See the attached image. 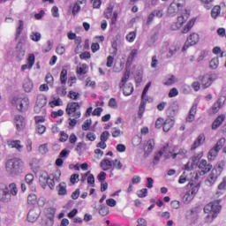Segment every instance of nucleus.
<instances>
[{"label": "nucleus", "instance_id": "nucleus-1", "mask_svg": "<svg viewBox=\"0 0 226 226\" xmlns=\"http://www.w3.org/2000/svg\"><path fill=\"white\" fill-rule=\"evenodd\" d=\"M5 170L10 176H20L26 170V164L21 159L12 158L6 162Z\"/></svg>", "mask_w": 226, "mask_h": 226}, {"label": "nucleus", "instance_id": "nucleus-2", "mask_svg": "<svg viewBox=\"0 0 226 226\" xmlns=\"http://www.w3.org/2000/svg\"><path fill=\"white\" fill-rule=\"evenodd\" d=\"M222 209V206L216 202H210L204 207V213H207V215L205 217V223H212L213 220L218 216V213H220Z\"/></svg>", "mask_w": 226, "mask_h": 226}, {"label": "nucleus", "instance_id": "nucleus-3", "mask_svg": "<svg viewBox=\"0 0 226 226\" xmlns=\"http://www.w3.org/2000/svg\"><path fill=\"white\" fill-rule=\"evenodd\" d=\"M56 181H59V177H56L54 174H50L49 176L42 174L39 177V182L43 190L47 188V185L50 190H54Z\"/></svg>", "mask_w": 226, "mask_h": 226}, {"label": "nucleus", "instance_id": "nucleus-4", "mask_svg": "<svg viewBox=\"0 0 226 226\" xmlns=\"http://www.w3.org/2000/svg\"><path fill=\"white\" fill-rule=\"evenodd\" d=\"M77 109H80V104L79 102H69L66 106L65 112L67 116H72V117L79 119L81 113Z\"/></svg>", "mask_w": 226, "mask_h": 226}, {"label": "nucleus", "instance_id": "nucleus-5", "mask_svg": "<svg viewBox=\"0 0 226 226\" xmlns=\"http://www.w3.org/2000/svg\"><path fill=\"white\" fill-rule=\"evenodd\" d=\"M163 156L164 160H169L170 158V149H169V145H166L157 152L154 157V165H158L160 163V158Z\"/></svg>", "mask_w": 226, "mask_h": 226}, {"label": "nucleus", "instance_id": "nucleus-6", "mask_svg": "<svg viewBox=\"0 0 226 226\" xmlns=\"http://www.w3.org/2000/svg\"><path fill=\"white\" fill-rule=\"evenodd\" d=\"M185 6V0H173L168 8V15L170 17H176L180 8Z\"/></svg>", "mask_w": 226, "mask_h": 226}, {"label": "nucleus", "instance_id": "nucleus-7", "mask_svg": "<svg viewBox=\"0 0 226 226\" xmlns=\"http://www.w3.org/2000/svg\"><path fill=\"white\" fill-rule=\"evenodd\" d=\"M11 200V194H10V189L8 188V185L0 184V202H4V204H8Z\"/></svg>", "mask_w": 226, "mask_h": 226}, {"label": "nucleus", "instance_id": "nucleus-8", "mask_svg": "<svg viewBox=\"0 0 226 226\" xmlns=\"http://www.w3.org/2000/svg\"><path fill=\"white\" fill-rule=\"evenodd\" d=\"M12 103H15L19 112H26L29 109V98L27 97L16 98L12 101Z\"/></svg>", "mask_w": 226, "mask_h": 226}, {"label": "nucleus", "instance_id": "nucleus-9", "mask_svg": "<svg viewBox=\"0 0 226 226\" xmlns=\"http://www.w3.org/2000/svg\"><path fill=\"white\" fill-rule=\"evenodd\" d=\"M199 34L192 33L190 34V36L187 38L186 42L182 48V52H185V50H188L190 47H192V45H197L199 43Z\"/></svg>", "mask_w": 226, "mask_h": 226}, {"label": "nucleus", "instance_id": "nucleus-10", "mask_svg": "<svg viewBox=\"0 0 226 226\" xmlns=\"http://www.w3.org/2000/svg\"><path fill=\"white\" fill-rule=\"evenodd\" d=\"M198 168L201 170L200 175L204 176L205 174H207V172H209L211 169H213V165L207 163V161L203 159L198 164Z\"/></svg>", "mask_w": 226, "mask_h": 226}, {"label": "nucleus", "instance_id": "nucleus-11", "mask_svg": "<svg viewBox=\"0 0 226 226\" xmlns=\"http://www.w3.org/2000/svg\"><path fill=\"white\" fill-rule=\"evenodd\" d=\"M199 80L201 82V87L203 89H207L213 84V77L209 74H206L204 76H200Z\"/></svg>", "mask_w": 226, "mask_h": 226}, {"label": "nucleus", "instance_id": "nucleus-12", "mask_svg": "<svg viewBox=\"0 0 226 226\" xmlns=\"http://www.w3.org/2000/svg\"><path fill=\"white\" fill-rule=\"evenodd\" d=\"M38 218H40V209H38V208L30 209L27 214V221L30 223H34V222H36V220H38Z\"/></svg>", "mask_w": 226, "mask_h": 226}, {"label": "nucleus", "instance_id": "nucleus-13", "mask_svg": "<svg viewBox=\"0 0 226 226\" xmlns=\"http://www.w3.org/2000/svg\"><path fill=\"white\" fill-rule=\"evenodd\" d=\"M220 177V175H217L215 171H211V173L208 175V177L205 180V185L207 186H213L215 183H216V179Z\"/></svg>", "mask_w": 226, "mask_h": 226}, {"label": "nucleus", "instance_id": "nucleus-14", "mask_svg": "<svg viewBox=\"0 0 226 226\" xmlns=\"http://www.w3.org/2000/svg\"><path fill=\"white\" fill-rule=\"evenodd\" d=\"M16 128L18 132H22L23 128H26V119L20 115L15 117Z\"/></svg>", "mask_w": 226, "mask_h": 226}, {"label": "nucleus", "instance_id": "nucleus-15", "mask_svg": "<svg viewBox=\"0 0 226 226\" xmlns=\"http://www.w3.org/2000/svg\"><path fill=\"white\" fill-rule=\"evenodd\" d=\"M206 141V136L204 134H200L196 140L193 142V144L191 147V151H195L197 147H200Z\"/></svg>", "mask_w": 226, "mask_h": 226}, {"label": "nucleus", "instance_id": "nucleus-16", "mask_svg": "<svg viewBox=\"0 0 226 226\" xmlns=\"http://www.w3.org/2000/svg\"><path fill=\"white\" fill-rule=\"evenodd\" d=\"M225 102V97H220L216 102L214 103V105L212 106V110L215 114H216V112H218L220 110V109H222V107H223V103Z\"/></svg>", "mask_w": 226, "mask_h": 226}, {"label": "nucleus", "instance_id": "nucleus-17", "mask_svg": "<svg viewBox=\"0 0 226 226\" xmlns=\"http://www.w3.org/2000/svg\"><path fill=\"white\" fill-rule=\"evenodd\" d=\"M225 121V116L224 115H220L218 116L212 124V130H217L222 126V123Z\"/></svg>", "mask_w": 226, "mask_h": 226}, {"label": "nucleus", "instance_id": "nucleus-18", "mask_svg": "<svg viewBox=\"0 0 226 226\" xmlns=\"http://www.w3.org/2000/svg\"><path fill=\"white\" fill-rule=\"evenodd\" d=\"M34 64V55H29L28 58H27V64H23L21 66V71L24 72L26 70H31V68H33V65Z\"/></svg>", "mask_w": 226, "mask_h": 226}, {"label": "nucleus", "instance_id": "nucleus-19", "mask_svg": "<svg viewBox=\"0 0 226 226\" xmlns=\"http://www.w3.org/2000/svg\"><path fill=\"white\" fill-rule=\"evenodd\" d=\"M166 114L168 119H174V117L177 114V108L176 107V104L170 106L166 110Z\"/></svg>", "mask_w": 226, "mask_h": 226}, {"label": "nucleus", "instance_id": "nucleus-20", "mask_svg": "<svg viewBox=\"0 0 226 226\" xmlns=\"http://www.w3.org/2000/svg\"><path fill=\"white\" fill-rule=\"evenodd\" d=\"M195 114H197V104L192 105L189 114L186 117L187 123H192L195 120Z\"/></svg>", "mask_w": 226, "mask_h": 226}, {"label": "nucleus", "instance_id": "nucleus-21", "mask_svg": "<svg viewBox=\"0 0 226 226\" xmlns=\"http://www.w3.org/2000/svg\"><path fill=\"white\" fill-rule=\"evenodd\" d=\"M7 144H8L9 147L15 148L18 151H19V153L22 151V147H24V146L20 145V140H19V139L8 140Z\"/></svg>", "mask_w": 226, "mask_h": 226}, {"label": "nucleus", "instance_id": "nucleus-22", "mask_svg": "<svg viewBox=\"0 0 226 226\" xmlns=\"http://www.w3.org/2000/svg\"><path fill=\"white\" fill-rule=\"evenodd\" d=\"M154 149V139H148L147 142V149L145 148V156H149Z\"/></svg>", "mask_w": 226, "mask_h": 226}, {"label": "nucleus", "instance_id": "nucleus-23", "mask_svg": "<svg viewBox=\"0 0 226 226\" xmlns=\"http://www.w3.org/2000/svg\"><path fill=\"white\" fill-rule=\"evenodd\" d=\"M174 126V119L172 118H167L162 124V130L163 132H167L170 131V128Z\"/></svg>", "mask_w": 226, "mask_h": 226}, {"label": "nucleus", "instance_id": "nucleus-24", "mask_svg": "<svg viewBox=\"0 0 226 226\" xmlns=\"http://www.w3.org/2000/svg\"><path fill=\"white\" fill-rule=\"evenodd\" d=\"M16 56L18 59H22L26 56V51L22 49V42L19 41L16 46Z\"/></svg>", "mask_w": 226, "mask_h": 226}, {"label": "nucleus", "instance_id": "nucleus-25", "mask_svg": "<svg viewBox=\"0 0 226 226\" xmlns=\"http://www.w3.org/2000/svg\"><path fill=\"white\" fill-rule=\"evenodd\" d=\"M56 190L58 192V195H68V191L66 190V183L62 182L56 186Z\"/></svg>", "mask_w": 226, "mask_h": 226}, {"label": "nucleus", "instance_id": "nucleus-26", "mask_svg": "<svg viewBox=\"0 0 226 226\" xmlns=\"http://www.w3.org/2000/svg\"><path fill=\"white\" fill-rule=\"evenodd\" d=\"M220 13H222V7L220 5H215L211 11L212 19H218L220 17Z\"/></svg>", "mask_w": 226, "mask_h": 226}, {"label": "nucleus", "instance_id": "nucleus-27", "mask_svg": "<svg viewBox=\"0 0 226 226\" xmlns=\"http://www.w3.org/2000/svg\"><path fill=\"white\" fill-rule=\"evenodd\" d=\"M100 167L103 170L107 171L110 169V167H112V162H110L109 159H103L100 163Z\"/></svg>", "mask_w": 226, "mask_h": 226}, {"label": "nucleus", "instance_id": "nucleus-28", "mask_svg": "<svg viewBox=\"0 0 226 226\" xmlns=\"http://www.w3.org/2000/svg\"><path fill=\"white\" fill-rule=\"evenodd\" d=\"M35 104L39 107H44L47 105V97L44 94H39L36 99Z\"/></svg>", "mask_w": 226, "mask_h": 226}, {"label": "nucleus", "instance_id": "nucleus-29", "mask_svg": "<svg viewBox=\"0 0 226 226\" xmlns=\"http://www.w3.org/2000/svg\"><path fill=\"white\" fill-rule=\"evenodd\" d=\"M49 216L47 217L46 221H45V225L46 226H53L54 225V209L49 208Z\"/></svg>", "mask_w": 226, "mask_h": 226}, {"label": "nucleus", "instance_id": "nucleus-30", "mask_svg": "<svg viewBox=\"0 0 226 226\" xmlns=\"http://www.w3.org/2000/svg\"><path fill=\"white\" fill-rule=\"evenodd\" d=\"M220 150H218V148H216V147H214L212 149L209 150L208 152V155L207 158L210 162H213V160H215L216 158V156H218V152Z\"/></svg>", "mask_w": 226, "mask_h": 226}, {"label": "nucleus", "instance_id": "nucleus-31", "mask_svg": "<svg viewBox=\"0 0 226 226\" xmlns=\"http://www.w3.org/2000/svg\"><path fill=\"white\" fill-rule=\"evenodd\" d=\"M223 167H225V162H220L216 164V166L212 170L213 172L221 176L222 172L223 171Z\"/></svg>", "mask_w": 226, "mask_h": 226}, {"label": "nucleus", "instance_id": "nucleus-32", "mask_svg": "<svg viewBox=\"0 0 226 226\" xmlns=\"http://www.w3.org/2000/svg\"><path fill=\"white\" fill-rule=\"evenodd\" d=\"M144 112H146V100L141 99L139 112H138V116L139 119H142V116H144Z\"/></svg>", "mask_w": 226, "mask_h": 226}, {"label": "nucleus", "instance_id": "nucleus-33", "mask_svg": "<svg viewBox=\"0 0 226 226\" xmlns=\"http://www.w3.org/2000/svg\"><path fill=\"white\" fill-rule=\"evenodd\" d=\"M8 189L10 195H12L13 197H15L17 195V193H19V189L17 188V184L15 183H11L8 185Z\"/></svg>", "mask_w": 226, "mask_h": 226}, {"label": "nucleus", "instance_id": "nucleus-34", "mask_svg": "<svg viewBox=\"0 0 226 226\" xmlns=\"http://www.w3.org/2000/svg\"><path fill=\"white\" fill-rule=\"evenodd\" d=\"M194 197L195 195L191 191H187L183 197V200L184 202L189 204V202H192V200H193Z\"/></svg>", "mask_w": 226, "mask_h": 226}, {"label": "nucleus", "instance_id": "nucleus-35", "mask_svg": "<svg viewBox=\"0 0 226 226\" xmlns=\"http://www.w3.org/2000/svg\"><path fill=\"white\" fill-rule=\"evenodd\" d=\"M149 87H151V81L146 85L141 94V100H145V102H149V99H147V91H149Z\"/></svg>", "mask_w": 226, "mask_h": 226}, {"label": "nucleus", "instance_id": "nucleus-36", "mask_svg": "<svg viewBox=\"0 0 226 226\" xmlns=\"http://www.w3.org/2000/svg\"><path fill=\"white\" fill-rule=\"evenodd\" d=\"M22 31H24V20H19V26L16 29V40L22 34Z\"/></svg>", "mask_w": 226, "mask_h": 226}, {"label": "nucleus", "instance_id": "nucleus-37", "mask_svg": "<svg viewBox=\"0 0 226 226\" xmlns=\"http://www.w3.org/2000/svg\"><path fill=\"white\" fill-rule=\"evenodd\" d=\"M137 54H139V51L137 49H132L127 57L126 64H132V63H133V59L137 57Z\"/></svg>", "mask_w": 226, "mask_h": 226}, {"label": "nucleus", "instance_id": "nucleus-38", "mask_svg": "<svg viewBox=\"0 0 226 226\" xmlns=\"http://www.w3.org/2000/svg\"><path fill=\"white\" fill-rule=\"evenodd\" d=\"M219 64H220V60L218 59V57H214L210 60L209 68H211V70H216Z\"/></svg>", "mask_w": 226, "mask_h": 226}, {"label": "nucleus", "instance_id": "nucleus-39", "mask_svg": "<svg viewBox=\"0 0 226 226\" xmlns=\"http://www.w3.org/2000/svg\"><path fill=\"white\" fill-rule=\"evenodd\" d=\"M194 24H195V19H191L190 21H188V23L184 27L182 33L184 34H186V33H188L190 31V29H192L193 27Z\"/></svg>", "mask_w": 226, "mask_h": 226}, {"label": "nucleus", "instance_id": "nucleus-40", "mask_svg": "<svg viewBox=\"0 0 226 226\" xmlns=\"http://www.w3.org/2000/svg\"><path fill=\"white\" fill-rule=\"evenodd\" d=\"M66 80H68V71L66 69H63L60 73V82L61 84H66Z\"/></svg>", "mask_w": 226, "mask_h": 226}, {"label": "nucleus", "instance_id": "nucleus-41", "mask_svg": "<svg viewBox=\"0 0 226 226\" xmlns=\"http://www.w3.org/2000/svg\"><path fill=\"white\" fill-rule=\"evenodd\" d=\"M133 93V85L128 84L124 87V96H130Z\"/></svg>", "mask_w": 226, "mask_h": 226}, {"label": "nucleus", "instance_id": "nucleus-42", "mask_svg": "<svg viewBox=\"0 0 226 226\" xmlns=\"http://www.w3.org/2000/svg\"><path fill=\"white\" fill-rule=\"evenodd\" d=\"M23 87L26 93H31V91H33V81L27 79L26 81H25Z\"/></svg>", "mask_w": 226, "mask_h": 226}, {"label": "nucleus", "instance_id": "nucleus-43", "mask_svg": "<svg viewBox=\"0 0 226 226\" xmlns=\"http://www.w3.org/2000/svg\"><path fill=\"white\" fill-rule=\"evenodd\" d=\"M200 158H202V155H200V154L194 155L192 157L191 161H192V169L194 167H198V165L200 164L199 162H200Z\"/></svg>", "mask_w": 226, "mask_h": 226}, {"label": "nucleus", "instance_id": "nucleus-44", "mask_svg": "<svg viewBox=\"0 0 226 226\" xmlns=\"http://www.w3.org/2000/svg\"><path fill=\"white\" fill-rule=\"evenodd\" d=\"M30 39L32 41H40V40H41V34H40V32H32Z\"/></svg>", "mask_w": 226, "mask_h": 226}, {"label": "nucleus", "instance_id": "nucleus-45", "mask_svg": "<svg viewBox=\"0 0 226 226\" xmlns=\"http://www.w3.org/2000/svg\"><path fill=\"white\" fill-rule=\"evenodd\" d=\"M128 79H130V72H125L121 79V83L119 84L120 89L124 87L125 82H128Z\"/></svg>", "mask_w": 226, "mask_h": 226}, {"label": "nucleus", "instance_id": "nucleus-46", "mask_svg": "<svg viewBox=\"0 0 226 226\" xmlns=\"http://www.w3.org/2000/svg\"><path fill=\"white\" fill-rule=\"evenodd\" d=\"M91 124H93V121L91 119H87L81 125L83 132H87V130L91 128Z\"/></svg>", "mask_w": 226, "mask_h": 226}, {"label": "nucleus", "instance_id": "nucleus-47", "mask_svg": "<svg viewBox=\"0 0 226 226\" xmlns=\"http://www.w3.org/2000/svg\"><path fill=\"white\" fill-rule=\"evenodd\" d=\"M56 94H59V96H66L68 94V92L66 91V87H59L56 88Z\"/></svg>", "mask_w": 226, "mask_h": 226}, {"label": "nucleus", "instance_id": "nucleus-48", "mask_svg": "<svg viewBox=\"0 0 226 226\" xmlns=\"http://www.w3.org/2000/svg\"><path fill=\"white\" fill-rule=\"evenodd\" d=\"M108 214L109 207L105 205H101V207L99 209V215H101V216H107Z\"/></svg>", "mask_w": 226, "mask_h": 226}, {"label": "nucleus", "instance_id": "nucleus-49", "mask_svg": "<svg viewBox=\"0 0 226 226\" xmlns=\"http://www.w3.org/2000/svg\"><path fill=\"white\" fill-rule=\"evenodd\" d=\"M176 82V76L171 75L163 81L164 86H172Z\"/></svg>", "mask_w": 226, "mask_h": 226}, {"label": "nucleus", "instance_id": "nucleus-50", "mask_svg": "<svg viewBox=\"0 0 226 226\" xmlns=\"http://www.w3.org/2000/svg\"><path fill=\"white\" fill-rule=\"evenodd\" d=\"M109 137H110V132H109L108 131H104L100 136V140H102V142H107L109 140Z\"/></svg>", "mask_w": 226, "mask_h": 226}, {"label": "nucleus", "instance_id": "nucleus-51", "mask_svg": "<svg viewBox=\"0 0 226 226\" xmlns=\"http://www.w3.org/2000/svg\"><path fill=\"white\" fill-rule=\"evenodd\" d=\"M34 181V176L31 173L26 174L25 177V182L26 183V185H33V182Z\"/></svg>", "mask_w": 226, "mask_h": 226}, {"label": "nucleus", "instance_id": "nucleus-52", "mask_svg": "<svg viewBox=\"0 0 226 226\" xmlns=\"http://www.w3.org/2000/svg\"><path fill=\"white\" fill-rule=\"evenodd\" d=\"M49 105L51 107V109H54V107H61V105H63V101H61L60 98L51 101L49 102Z\"/></svg>", "mask_w": 226, "mask_h": 226}, {"label": "nucleus", "instance_id": "nucleus-53", "mask_svg": "<svg viewBox=\"0 0 226 226\" xmlns=\"http://www.w3.org/2000/svg\"><path fill=\"white\" fill-rule=\"evenodd\" d=\"M223 146H225V138H221L215 144V149H218L220 151V149H222Z\"/></svg>", "mask_w": 226, "mask_h": 226}, {"label": "nucleus", "instance_id": "nucleus-54", "mask_svg": "<svg viewBox=\"0 0 226 226\" xmlns=\"http://www.w3.org/2000/svg\"><path fill=\"white\" fill-rule=\"evenodd\" d=\"M39 153H41V154H47V153H49V147L47 144H42L39 147Z\"/></svg>", "mask_w": 226, "mask_h": 226}, {"label": "nucleus", "instance_id": "nucleus-55", "mask_svg": "<svg viewBox=\"0 0 226 226\" xmlns=\"http://www.w3.org/2000/svg\"><path fill=\"white\" fill-rule=\"evenodd\" d=\"M152 13H153L154 16L156 17L157 19H162V17H163V10H162V9L154 10V11H152Z\"/></svg>", "mask_w": 226, "mask_h": 226}, {"label": "nucleus", "instance_id": "nucleus-56", "mask_svg": "<svg viewBox=\"0 0 226 226\" xmlns=\"http://www.w3.org/2000/svg\"><path fill=\"white\" fill-rule=\"evenodd\" d=\"M68 98H71V100H77L78 98H80V94L74 91H70Z\"/></svg>", "mask_w": 226, "mask_h": 226}, {"label": "nucleus", "instance_id": "nucleus-57", "mask_svg": "<svg viewBox=\"0 0 226 226\" xmlns=\"http://www.w3.org/2000/svg\"><path fill=\"white\" fill-rule=\"evenodd\" d=\"M137 34H135V32H131L126 35V40L128 41H130V43L135 41V38H136Z\"/></svg>", "mask_w": 226, "mask_h": 226}, {"label": "nucleus", "instance_id": "nucleus-58", "mask_svg": "<svg viewBox=\"0 0 226 226\" xmlns=\"http://www.w3.org/2000/svg\"><path fill=\"white\" fill-rule=\"evenodd\" d=\"M113 166L115 167V169H117V170H121V169H123V163L117 159L113 161Z\"/></svg>", "mask_w": 226, "mask_h": 226}, {"label": "nucleus", "instance_id": "nucleus-59", "mask_svg": "<svg viewBox=\"0 0 226 226\" xmlns=\"http://www.w3.org/2000/svg\"><path fill=\"white\" fill-rule=\"evenodd\" d=\"M138 197L139 199H144V197H147V189L143 188L138 192Z\"/></svg>", "mask_w": 226, "mask_h": 226}, {"label": "nucleus", "instance_id": "nucleus-60", "mask_svg": "<svg viewBox=\"0 0 226 226\" xmlns=\"http://www.w3.org/2000/svg\"><path fill=\"white\" fill-rule=\"evenodd\" d=\"M64 111L63 109H59L57 111L51 112V117H54V118L59 117L61 116H64Z\"/></svg>", "mask_w": 226, "mask_h": 226}, {"label": "nucleus", "instance_id": "nucleus-61", "mask_svg": "<svg viewBox=\"0 0 226 226\" xmlns=\"http://www.w3.org/2000/svg\"><path fill=\"white\" fill-rule=\"evenodd\" d=\"M111 134H112V137H114V139H116V138L119 137V135H121V130L114 127L111 130Z\"/></svg>", "mask_w": 226, "mask_h": 226}, {"label": "nucleus", "instance_id": "nucleus-62", "mask_svg": "<svg viewBox=\"0 0 226 226\" xmlns=\"http://www.w3.org/2000/svg\"><path fill=\"white\" fill-rule=\"evenodd\" d=\"M179 94V91H177V88H172L170 89L169 93V98H174Z\"/></svg>", "mask_w": 226, "mask_h": 226}, {"label": "nucleus", "instance_id": "nucleus-63", "mask_svg": "<svg viewBox=\"0 0 226 226\" xmlns=\"http://www.w3.org/2000/svg\"><path fill=\"white\" fill-rule=\"evenodd\" d=\"M28 204H34L36 202V195L35 194H29L27 197Z\"/></svg>", "mask_w": 226, "mask_h": 226}, {"label": "nucleus", "instance_id": "nucleus-64", "mask_svg": "<svg viewBox=\"0 0 226 226\" xmlns=\"http://www.w3.org/2000/svg\"><path fill=\"white\" fill-rule=\"evenodd\" d=\"M225 188H226V177H223L222 183H220L218 185V190L225 192Z\"/></svg>", "mask_w": 226, "mask_h": 226}]
</instances>
